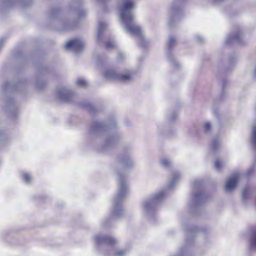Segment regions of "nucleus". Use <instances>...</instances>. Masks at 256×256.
Masks as SVG:
<instances>
[{
	"instance_id": "1",
	"label": "nucleus",
	"mask_w": 256,
	"mask_h": 256,
	"mask_svg": "<svg viewBox=\"0 0 256 256\" xmlns=\"http://www.w3.org/2000/svg\"><path fill=\"white\" fill-rule=\"evenodd\" d=\"M136 8L134 0H122L120 8V18L124 30L129 34L137 37L138 44L146 46V42L141 28L135 22L134 10Z\"/></svg>"
},
{
	"instance_id": "2",
	"label": "nucleus",
	"mask_w": 256,
	"mask_h": 256,
	"mask_svg": "<svg viewBox=\"0 0 256 256\" xmlns=\"http://www.w3.org/2000/svg\"><path fill=\"white\" fill-rule=\"evenodd\" d=\"M118 192L113 202V209L110 214V220H114L120 218L124 214L122 208L123 200L128 194V190L126 178L123 174L117 172Z\"/></svg>"
},
{
	"instance_id": "3",
	"label": "nucleus",
	"mask_w": 256,
	"mask_h": 256,
	"mask_svg": "<svg viewBox=\"0 0 256 256\" xmlns=\"http://www.w3.org/2000/svg\"><path fill=\"white\" fill-rule=\"evenodd\" d=\"M166 196V190H162L156 194L152 198L144 201L142 205L144 214L146 216H152L156 211L158 204Z\"/></svg>"
},
{
	"instance_id": "4",
	"label": "nucleus",
	"mask_w": 256,
	"mask_h": 256,
	"mask_svg": "<svg viewBox=\"0 0 256 256\" xmlns=\"http://www.w3.org/2000/svg\"><path fill=\"white\" fill-rule=\"evenodd\" d=\"M193 196L192 207L199 206L207 200V196L204 194L202 182L201 180H196L192 183Z\"/></svg>"
},
{
	"instance_id": "5",
	"label": "nucleus",
	"mask_w": 256,
	"mask_h": 256,
	"mask_svg": "<svg viewBox=\"0 0 256 256\" xmlns=\"http://www.w3.org/2000/svg\"><path fill=\"white\" fill-rule=\"evenodd\" d=\"M116 126V124L114 120H108L106 122H95L90 125L89 133L92 135L97 136L102 132L114 129Z\"/></svg>"
},
{
	"instance_id": "6",
	"label": "nucleus",
	"mask_w": 256,
	"mask_h": 256,
	"mask_svg": "<svg viewBox=\"0 0 256 256\" xmlns=\"http://www.w3.org/2000/svg\"><path fill=\"white\" fill-rule=\"evenodd\" d=\"M50 16L53 20H58L62 25L61 30H67L74 28L76 26V22L70 20L68 17L62 15L58 8H54L50 12Z\"/></svg>"
},
{
	"instance_id": "7",
	"label": "nucleus",
	"mask_w": 256,
	"mask_h": 256,
	"mask_svg": "<svg viewBox=\"0 0 256 256\" xmlns=\"http://www.w3.org/2000/svg\"><path fill=\"white\" fill-rule=\"evenodd\" d=\"M184 0H173L168 12V25L172 26L174 21L178 20L182 15L181 6Z\"/></svg>"
},
{
	"instance_id": "8",
	"label": "nucleus",
	"mask_w": 256,
	"mask_h": 256,
	"mask_svg": "<svg viewBox=\"0 0 256 256\" xmlns=\"http://www.w3.org/2000/svg\"><path fill=\"white\" fill-rule=\"evenodd\" d=\"M94 240L96 248L99 251H102L108 246H112L117 242L115 238L101 234L95 236Z\"/></svg>"
},
{
	"instance_id": "9",
	"label": "nucleus",
	"mask_w": 256,
	"mask_h": 256,
	"mask_svg": "<svg viewBox=\"0 0 256 256\" xmlns=\"http://www.w3.org/2000/svg\"><path fill=\"white\" fill-rule=\"evenodd\" d=\"M104 76L108 79L117 80L122 82H128L132 79V76L129 73L120 74L114 70H108L104 72Z\"/></svg>"
},
{
	"instance_id": "10",
	"label": "nucleus",
	"mask_w": 256,
	"mask_h": 256,
	"mask_svg": "<svg viewBox=\"0 0 256 256\" xmlns=\"http://www.w3.org/2000/svg\"><path fill=\"white\" fill-rule=\"evenodd\" d=\"M120 139V135L117 132H110L107 134L106 140L100 150L104 152L117 144Z\"/></svg>"
},
{
	"instance_id": "11",
	"label": "nucleus",
	"mask_w": 256,
	"mask_h": 256,
	"mask_svg": "<svg viewBox=\"0 0 256 256\" xmlns=\"http://www.w3.org/2000/svg\"><path fill=\"white\" fill-rule=\"evenodd\" d=\"M176 38L172 36H170L167 43V58L168 60L171 62L174 66L178 67L180 66L179 63L174 60V58L170 54L172 49L176 45Z\"/></svg>"
},
{
	"instance_id": "12",
	"label": "nucleus",
	"mask_w": 256,
	"mask_h": 256,
	"mask_svg": "<svg viewBox=\"0 0 256 256\" xmlns=\"http://www.w3.org/2000/svg\"><path fill=\"white\" fill-rule=\"evenodd\" d=\"M85 44V42L82 40L76 38L68 42L66 45V48H73L76 52L78 53L84 49Z\"/></svg>"
},
{
	"instance_id": "13",
	"label": "nucleus",
	"mask_w": 256,
	"mask_h": 256,
	"mask_svg": "<svg viewBox=\"0 0 256 256\" xmlns=\"http://www.w3.org/2000/svg\"><path fill=\"white\" fill-rule=\"evenodd\" d=\"M118 162L124 170L132 167L134 162L130 153H126L118 158Z\"/></svg>"
},
{
	"instance_id": "14",
	"label": "nucleus",
	"mask_w": 256,
	"mask_h": 256,
	"mask_svg": "<svg viewBox=\"0 0 256 256\" xmlns=\"http://www.w3.org/2000/svg\"><path fill=\"white\" fill-rule=\"evenodd\" d=\"M58 95L59 98L64 102H70L74 96L71 90L66 87H60L58 90Z\"/></svg>"
},
{
	"instance_id": "15",
	"label": "nucleus",
	"mask_w": 256,
	"mask_h": 256,
	"mask_svg": "<svg viewBox=\"0 0 256 256\" xmlns=\"http://www.w3.org/2000/svg\"><path fill=\"white\" fill-rule=\"evenodd\" d=\"M244 34L242 30H238L234 34H230L226 38V44H230L233 42L242 43L244 38Z\"/></svg>"
},
{
	"instance_id": "16",
	"label": "nucleus",
	"mask_w": 256,
	"mask_h": 256,
	"mask_svg": "<svg viewBox=\"0 0 256 256\" xmlns=\"http://www.w3.org/2000/svg\"><path fill=\"white\" fill-rule=\"evenodd\" d=\"M32 2V0H2V4L6 8H10L16 4H20L22 7L29 6Z\"/></svg>"
},
{
	"instance_id": "17",
	"label": "nucleus",
	"mask_w": 256,
	"mask_h": 256,
	"mask_svg": "<svg viewBox=\"0 0 256 256\" xmlns=\"http://www.w3.org/2000/svg\"><path fill=\"white\" fill-rule=\"evenodd\" d=\"M240 176L238 173H235L228 178L226 183V191L231 192L235 188Z\"/></svg>"
},
{
	"instance_id": "18",
	"label": "nucleus",
	"mask_w": 256,
	"mask_h": 256,
	"mask_svg": "<svg viewBox=\"0 0 256 256\" xmlns=\"http://www.w3.org/2000/svg\"><path fill=\"white\" fill-rule=\"evenodd\" d=\"M6 106L9 114L12 116H16L18 113V110L12 98H10L7 100Z\"/></svg>"
},
{
	"instance_id": "19",
	"label": "nucleus",
	"mask_w": 256,
	"mask_h": 256,
	"mask_svg": "<svg viewBox=\"0 0 256 256\" xmlns=\"http://www.w3.org/2000/svg\"><path fill=\"white\" fill-rule=\"evenodd\" d=\"M181 176L178 172H174L169 178V184L168 188L170 189L173 188L176 184L180 178Z\"/></svg>"
},
{
	"instance_id": "20",
	"label": "nucleus",
	"mask_w": 256,
	"mask_h": 256,
	"mask_svg": "<svg viewBox=\"0 0 256 256\" xmlns=\"http://www.w3.org/2000/svg\"><path fill=\"white\" fill-rule=\"evenodd\" d=\"M107 26L106 23L100 22L98 24V33L96 35V40L98 42H99L102 39L104 32Z\"/></svg>"
},
{
	"instance_id": "21",
	"label": "nucleus",
	"mask_w": 256,
	"mask_h": 256,
	"mask_svg": "<svg viewBox=\"0 0 256 256\" xmlns=\"http://www.w3.org/2000/svg\"><path fill=\"white\" fill-rule=\"evenodd\" d=\"M197 228H186V232L187 236L186 242H189L193 240L196 233L198 231Z\"/></svg>"
},
{
	"instance_id": "22",
	"label": "nucleus",
	"mask_w": 256,
	"mask_h": 256,
	"mask_svg": "<svg viewBox=\"0 0 256 256\" xmlns=\"http://www.w3.org/2000/svg\"><path fill=\"white\" fill-rule=\"evenodd\" d=\"M220 140L217 138H214L210 144V148L213 152H215L220 148Z\"/></svg>"
},
{
	"instance_id": "23",
	"label": "nucleus",
	"mask_w": 256,
	"mask_h": 256,
	"mask_svg": "<svg viewBox=\"0 0 256 256\" xmlns=\"http://www.w3.org/2000/svg\"><path fill=\"white\" fill-rule=\"evenodd\" d=\"M250 244L252 248L256 250V230H254L250 238Z\"/></svg>"
},
{
	"instance_id": "24",
	"label": "nucleus",
	"mask_w": 256,
	"mask_h": 256,
	"mask_svg": "<svg viewBox=\"0 0 256 256\" xmlns=\"http://www.w3.org/2000/svg\"><path fill=\"white\" fill-rule=\"evenodd\" d=\"M104 253L106 254H113L114 256H124L127 254V250H120L114 252L112 254L110 252L105 253L104 252Z\"/></svg>"
},
{
	"instance_id": "25",
	"label": "nucleus",
	"mask_w": 256,
	"mask_h": 256,
	"mask_svg": "<svg viewBox=\"0 0 256 256\" xmlns=\"http://www.w3.org/2000/svg\"><path fill=\"white\" fill-rule=\"evenodd\" d=\"M83 106L92 114H94L96 112L95 108L90 103L84 104Z\"/></svg>"
},
{
	"instance_id": "26",
	"label": "nucleus",
	"mask_w": 256,
	"mask_h": 256,
	"mask_svg": "<svg viewBox=\"0 0 256 256\" xmlns=\"http://www.w3.org/2000/svg\"><path fill=\"white\" fill-rule=\"evenodd\" d=\"M160 163H161V165L163 167H164L166 168H170V166L172 165L171 162L168 159L166 158H162L161 160Z\"/></svg>"
},
{
	"instance_id": "27",
	"label": "nucleus",
	"mask_w": 256,
	"mask_h": 256,
	"mask_svg": "<svg viewBox=\"0 0 256 256\" xmlns=\"http://www.w3.org/2000/svg\"><path fill=\"white\" fill-rule=\"evenodd\" d=\"M251 141L253 148L256 150V126L253 128Z\"/></svg>"
},
{
	"instance_id": "28",
	"label": "nucleus",
	"mask_w": 256,
	"mask_h": 256,
	"mask_svg": "<svg viewBox=\"0 0 256 256\" xmlns=\"http://www.w3.org/2000/svg\"><path fill=\"white\" fill-rule=\"evenodd\" d=\"M76 84L81 87H86L88 86L87 82L82 78H78L76 82Z\"/></svg>"
},
{
	"instance_id": "29",
	"label": "nucleus",
	"mask_w": 256,
	"mask_h": 256,
	"mask_svg": "<svg viewBox=\"0 0 256 256\" xmlns=\"http://www.w3.org/2000/svg\"><path fill=\"white\" fill-rule=\"evenodd\" d=\"M2 88L4 91L10 90L12 89V86L10 82H6L2 84Z\"/></svg>"
},
{
	"instance_id": "30",
	"label": "nucleus",
	"mask_w": 256,
	"mask_h": 256,
	"mask_svg": "<svg viewBox=\"0 0 256 256\" xmlns=\"http://www.w3.org/2000/svg\"><path fill=\"white\" fill-rule=\"evenodd\" d=\"M223 166V163L218 160H216L215 161L214 166L216 169L218 170H220Z\"/></svg>"
},
{
	"instance_id": "31",
	"label": "nucleus",
	"mask_w": 256,
	"mask_h": 256,
	"mask_svg": "<svg viewBox=\"0 0 256 256\" xmlns=\"http://www.w3.org/2000/svg\"><path fill=\"white\" fill-rule=\"evenodd\" d=\"M45 85L46 82L43 80H38L36 84V86L38 89L42 88Z\"/></svg>"
},
{
	"instance_id": "32",
	"label": "nucleus",
	"mask_w": 256,
	"mask_h": 256,
	"mask_svg": "<svg viewBox=\"0 0 256 256\" xmlns=\"http://www.w3.org/2000/svg\"><path fill=\"white\" fill-rule=\"evenodd\" d=\"M24 180L26 183H30L31 180V178L28 174L24 173L22 175Z\"/></svg>"
},
{
	"instance_id": "33",
	"label": "nucleus",
	"mask_w": 256,
	"mask_h": 256,
	"mask_svg": "<svg viewBox=\"0 0 256 256\" xmlns=\"http://www.w3.org/2000/svg\"><path fill=\"white\" fill-rule=\"evenodd\" d=\"M211 128V124L210 122H206L204 125V130L206 133L208 132Z\"/></svg>"
},
{
	"instance_id": "34",
	"label": "nucleus",
	"mask_w": 256,
	"mask_h": 256,
	"mask_svg": "<svg viewBox=\"0 0 256 256\" xmlns=\"http://www.w3.org/2000/svg\"><path fill=\"white\" fill-rule=\"evenodd\" d=\"M106 48H112L116 46V43L113 41H108L106 43Z\"/></svg>"
},
{
	"instance_id": "35",
	"label": "nucleus",
	"mask_w": 256,
	"mask_h": 256,
	"mask_svg": "<svg viewBox=\"0 0 256 256\" xmlns=\"http://www.w3.org/2000/svg\"><path fill=\"white\" fill-rule=\"evenodd\" d=\"M248 190V188L246 186L244 187L242 190V198L246 200L247 198V192Z\"/></svg>"
},
{
	"instance_id": "36",
	"label": "nucleus",
	"mask_w": 256,
	"mask_h": 256,
	"mask_svg": "<svg viewBox=\"0 0 256 256\" xmlns=\"http://www.w3.org/2000/svg\"><path fill=\"white\" fill-rule=\"evenodd\" d=\"M6 140V136L0 130V144H2Z\"/></svg>"
},
{
	"instance_id": "37",
	"label": "nucleus",
	"mask_w": 256,
	"mask_h": 256,
	"mask_svg": "<svg viewBox=\"0 0 256 256\" xmlns=\"http://www.w3.org/2000/svg\"><path fill=\"white\" fill-rule=\"evenodd\" d=\"M194 38L196 40L198 43H202L204 42V38L200 36H196Z\"/></svg>"
},
{
	"instance_id": "38",
	"label": "nucleus",
	"mask_w": 256,
	"mask_h": 256,
	"mask_svg": "<svg viewBox=\"0 0 256 256\" xmlns=\"http://www.w3.org/2000/svg\"><path fill=\"white\" fill-rule=\"evenodd\" d=\"M124 57V55L122 52H118V60H122Z\"/></svg>"
},
{
	"instance_id": "39",
	"label": "nucleus",
	"mask_w": 256,
	"mask_h": 256,
	"mask_svg": "<svg viewBox=\"0 0 256 256\" xmlns=\"http://www.w3.org/2000/svg\"><path fill=\"white\" fill-rule=\"evenodd\" d=\"M253 170H254V168H252L250 169H249L248 171V176L250 175L252 172Z\"/></svg>"
},
{
	"instance_id": "40",
	"label": "nucleus",
	"mask_w": 256,
	"mask_h": 256,
	"mask_svg": "<svg viewBox=\"0 0 256 256\" xmlns=\"http://www.w3.org/2000/svg\"><path fill=\"white\" fill-rule=\"evenodd\" d=\"M96 0L100 3H105L107 2L108 0Z\"/></svg>"
},
{
	"instance_id": "41",
	"label": "nucleus",
	"mask_w": 256,
	"mask_h": 256,
	"mask_svg": "<svg viewBox=\"0 0 256 256\" xmlns=\"http://www.w3.org/2000/svg\"><path fill=\"white\" fill-rule=\"evenodd\" d=\"M176 116H177L176 114H174L172 116V117L170 118V120H174L175 118H176Z\"/></svg>"
},
{
	"instance_id": "42",
	"label": "nucleus",
	"mask_w": 256,
	"mask_h": 256,
	"mask_svg": "<svg viewBox=\"0 0 256 256\" xmlns=\"http://www.w3.org/2000/svg\"><path fill=\"white\" fill-rule=\"evenodd\" d=\"M108 222H107V220H106V221L104 222V226H108Z\"/></svg>"
},
{
	"instance_id": "43",
	"label": "nucleus",
	"mask_w": 256,
	"mask_h": 256,
	"mask_svg": "<svg viewBox=\"0 0 256 256\" xmlns=\"http://www.w3.org/2000/svg\"><path fill=\"white\" fill-rule=\"evenodd\" d=\"M226 80H222V84H223L224 85L226 84Z\"/></svg>"
},
{
	"instance_id": "44",
	"label": "nucleus",
	"mask_w": 256,
	"mask_h": 256,
	"mask_svg": "<svg viewBox=\"0 0 256 256\" xmlns=\"http://www.w3.org/2000/svg\"><path fill=\"white\" fill-rule=\"evenodd\" d=\"M78 18H80L82 16V15H81L80 12L78 14Z\"/></svg>"
},
{
	"instance_id": "45",
	"label": "nucleus",
	"mask_w": 256,
	"mask_h": 256,
	"mask_svg": "<svg viewBox=\"0 0 256 256\" xmlns=\"http://www.w3.org/2000/svg\"><path fill=\"white\" fill-rule=\"evenodd\" d=\"M86 14V12L84 11H83L82 12V15H84Z\"/></svg>"
}]
</instances>
